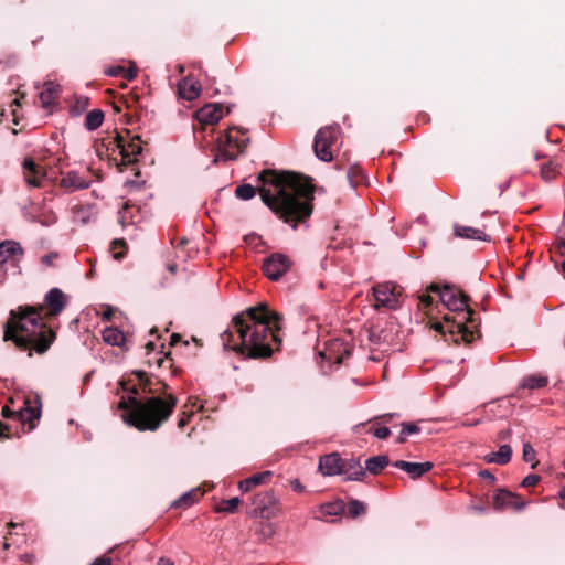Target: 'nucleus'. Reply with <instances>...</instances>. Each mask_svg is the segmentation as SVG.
Here are the masks:
<instances>
[{"mask_svg":"<svg viewBox=\"0 0 565 565\" xmlns=\"http://www.w3.org/2000/svg\"><path fill=\"white\" fill-rule=\"evenodd\" d=\"M247 318H282V315L269 309L266 302H259L255 307H249L245 310Z\"/></svg>","mask_w":565,"mask_h":565,"instance_id":"nucleus-27","label":"nucleus"},{"mask_svg":"<svg viewBox=\"0 0 565 565\" xmlns=\"http://www.w3.org/2000/svg\"><path fill=\"white\" fill-rule=\"evenodd\" d=\"M170 355V352H164V351H156L153 354L151 355H146V362L149 364V365H156L158 367H161L164 360L167 358H169Z\"/></svg>","mask_w":565,"mask_h":565,"instance_id":"nucleus-37","label":"nucleus"},{"mask_svg":"<svg viewBox=\"0 0 565 565\" xmlns=\"http://www.w3.org/2000/svg\"><path fill=\"white\" fill-rule=\"evenodd\" d=\"M365 512V505L363 502L356 499H352L348 503V513L352 518H356Z\"/></svg>","mask_w":565,"mask_h":565,"instance_id":"nucleus-39","label":"nucleus"},{"mask_svg":"<svg viewBox=\"0 0 565 565\" xmlns=\"http://www.w3.org/2000/svg\"><path fill=\"white\" fill-rule=\"evenodd\" d=\"M41 416V409L40 407H32L29 403H26V406L18 411V420L25 422V420H32L38 419Z\"/></svg>","mask_w":565,"mask_h":565,"instance_id":"nucleus-34","label":"nucleus"},{"mask_svg":"<svg viewBox=\"0 0 565 565\" xmlns=\"http://www.w3.org/2000/svg\"><path fill=\"white\" fill-rule=\"evenodd\" d=\"M290 488L292 489V491L295 492H303L305 491V486L300 482L299 479H292L290 481Z\"/></svg>","mask_w":565,"mask_h":565,"instance_id":"nucleus-54","label":"nucleus"},{"mask_svg":"<svg viewBox=\"0 0 565 565\" xmlns=\"http://www.w3.org/2000/svg\"><path fill=\"white\" fill-rule=\"evenodd\" d=\"M124 71H125V67H122V66H113V67L107 68L105 73L108 76L117 77V76H121V73Z\"/></svg>","mask_w":565,"mask_h":565,"instance_id":"nucleus-49","label":"nucleus"},{"mask_svg":"<svg viewBox=\"0 0 565 565\" xmlns=\"http://www.w3.org/2000/svg\"><path fill=\"white\" fill-rule=\"evenodd\" d=\"M66 301V295L61 289L53 288L45 295L43 305L20 306L18 311H10L9 318H28L30 316H38L40 318L44 308L46 309V315L54 317L62 313Z\"/></svg>","mask_w":565,"mask_h":565,"instance_id":"nucleus-7","label":"nucleus"},{"mask_svg":"<svg viewBox=\"0 0 565 565\" xmlns=\"http://www.w3.org/2000/svg\"><path fill=\"white\" fill-rule=\"evenodd\" d=\"M235 193L242 200H249L255 195V188L250 184H242L236 188Z\"/></svg>","mask_w":565,"mask_h":565,"instance_id":"nucleus-41","label":"nucleus"},{"mask_svg":"<svg viewBox=\"0 0 565 565\" xmlns=\"http://www.w3.org/2000/svg\"><path fill=\"white\" fill-rule=\"evenodd\" d=\"M454 232L457 237H461V238H472V239H479V241H484V242L490 241V236L487 235L480 228L455 225Z\"/></svg>","mask_w":565,"mask_h":565,"instance_id":"nucleus-25","label":"nucleus"},{"mask_svg":"<svg viewBox=\"0 0 565 565\" xmlns=\"http://www.w3.org/2000/svg\"><path fill=\"white\" fill-rule=\"evenodd\" d=\"M137 75V71L134 66L129 67V68H125V71L121 73V77H124L125 79H128V81H131L136 77Z\"/></svg>","mask_w":565,"mask_h":565,"instance_id":"nucleus-53","label":"nucleus"},{"mask_svg":"<svg viewBox=\"0 0 565 565\" xmlns=\"http://www.w3.org/2000/svg\"><path fill=\"white\" fill-rule=\"evenodd\" d=\"M277 320H232V324L221 333L223 347L248 358H264L271 354L267 341L274 337L271 322Z\"/></svg>","mask_w":565,"mask_h":565,"instance_id":"nucleus-2","label":"nucleus"},{"mask_svg":"<svg viewBox=\"0 0 565 565\" xmlns=\"http://www.w3.org/2000/svg\"><path fill=\"white\" fill-rule=\"evenodd\" d=\"M8 429H9V427H8L4 423H2V422L0 420V438H2V437H8V436L4 434V430H8Z\"/></svg>","mask_w":565,"mask_h":565,"instance_id":"nucleus-61","label":"nucleus"},{"mask_svg":"<svg viewBox=\"0 0 565 565\" xmlns=\"http://www.w3.org/2000/svg\"><path fill=\"white\" fill-rule=\"evenodd\" d=\"M480 478L489 481L490 483H494L497 481L495 476L490 470H481L479 472Z\"/></svg>","mask_w":565,"mask_h":565,"instance_id":"nucleus-52","label":"nucleus"},{"mask_svg":"<svg viewBox=\"0 0 565 565\" xmlns=\"http://www.w3.org/2000/svg\"><path fill=\"white\" fill-rule=\"evenodd\" d=\"M373 434L379 439H386L391 435V430L388 427L383 426L376 428Z\"/></svg>","mask_w":565,"mask_h":565,"instance_id":"nucleus-47","label":"nucleus"},{"mask_svg":"<svg viewBox=\"0 0 565 565\" xmlns=\"http://www.w3.org/2000/svg\"><path fill=\"white\" fill-rule=\"evenodd\" d=\"M57 257L56 254H49L42 257V263L45 265H52L54 259Z\"/></svg>","mask_w":565,"mask_h":565,"instance_id":"nucleus-57","label":"nucleus"},{"mask_svg":"<svg viewBox=\"0 0 565 565\" xmlns=\"http://www.w3.org/2000/svg\"><path fill=\"white\" fill-rule=\"evenodd\" d=\"M163 343H157L156 341H148L143 349H145V355H151L156 351H163Z\"/></svg>","mask_w":565,"mask_h":565,"instance_id":"nucleus-45","label":"nucleus"},{"mask_svg":"<svg viewBox=\"0 0 565 565\" xmlns=\"http://www.w3.org/2000/svg\"><path fill=\"white\" fill-rule=\"evenodd\" d=\"M90 565H110V558H97Z\"/></svg>","mask_w":565,"mask_h":565,"instance_id":"nucleus-59","label":"nucleus"},{"mask_svg":"<svg viewBox=\"0 0 565 565\" xmlns=\"http://www.w3.org/2000/svg\"><path fill=\"white\" fill-rule=\"evenodd\" d=\"M259 194L263 202L286 223L296 228L312 213L313 188L296 173L263 172Z\"/></svg>","mask_w":565,"mask_h":565,"instance_id":"nucleus-1","label":"nucleus"},{"mask_svg":"<svg viewBox=\"0 0 565 565\" xmlns=\"http://www.w3.org/2000/svg\"><path fill=\"white\" fill-rule=\"evenodd\" d=\"M175 268H177V266H175V265H169V270H170L171 273H174V271H175Z\"/></svg>","mask_w":565,"mask_h":565,"instance_id":"nucleus-64","label":"nucleus"},{"mask_svg":"<svg viewBox=\"0 0 565 565\" xmlns=\"http://www.w3.org/2000/svg\"><path fill=\"white\" fill-rule=\"evenodd\" d=\"M157 565H174L173 562L170 558L167 557H160L158 559Z\"/></svg>","mask_w":565,"mask_h":565,"instance_id":"nucleus-60","label":"nucleus"},{"mask_svg":"<svg viewBox=\"0 0 565 565\" xmlns=\"http://www.w3.org/2000/svg\"><path fill=\"white\" fill-rule=\"evenodd\" d=\"M87 174H89V171L84 173L75 170L67 171L62 174L60 185L70 192L87 189L92 183Z\"/></svg>","mask_w":565,"mask_h":565,"instance_id":"nucleus-15","label":"nucleus"},{"mask_svg":"<svg viewBox=\"0 0 565 565\" xmlns=\"http://www.w3.org/2000/svg\"><path fill=\"white\" fill-rule=\"evenodd\" d=\"M342 463L343 459L340 457L338 452H332L329 455H324L319 460V470L324 476H338L342 475Z\"/></svg>","mask_w":565,"mask_h":565,"instance_id":"nucleus-17","label":"nucleus"},{"mask_svg":"<svg viewBox=\"0 0 565 565\" xmlns=\"http://www.w3.org/2000/svg\"><path fill=\"white\" fill-rule=\"evenodd\" d=\"M177 402L173 395L166 398L152 396L145 401L130 397L128 402L121 401L119 408L124 409L121 417L127 425L140 431H154L170 417Z\"/></svg>","mask_w":565,"mask_h":565,"instance_id":"nucleus-3","label":"nucleus"},{"mask_svg":"<svg viewBox=\"0 0 565 565\" xmlns=\"http://www.w3.org/2000/svg\"><path fill=\"white\" fill-rule=\"evenodd\" d=\"M335 347H342V344H340L337 339L331 341L326 351L320 352V355L329 361H334L337 364H341L343 362V359L350 355V351L347 348H344L343 353H335Z\"/></svg>","mask_w":565,"mask_h":565,"instance_id":"nucleus-29","label":"nucleus"},{"mask_svg":"<svg viewBox=\"0 0 565 565\" xmlns=\"http://www.w3.org/2000/svg\"><path fill=\"white\" fill-rule=\"evenodd\" d=\"M290 268V260L284 254H273L264 260V274L271 280H278Z\"/></svg>","mask_w":565,"mask_h":565,"instance_id":"nucleus-14","label":"nucleus"},{"mask_svg":"<svg viewBox=\"0 0 565 565\" xmlns=\"http://www.w3.org/2000/svg\"><path fill=\"white\" fill-rule=\"evenodd\" d=\"M419 431H420V428H419V426L417 424H415V423H403L402 424L401 435H399L397 441L398 443H404L408 435L418 434Z\"/></svg>","mask_w":565,"mask_h":565,"instance_id":"nucleus-38","label":"nucleus"},{"mask_svg":"<svg viewBox=\"0 0 565 565\" xmlns=\"http://www.w3.org/2000/svg\"><path fill=\"white\" fill-rule=\"evenodd\" d=\"M181 341V335L178 334V333H172L170 335V342H169V345L170 347H174L177 343H179Z\"/></svg>","mask_w":565,"mask_h":565,"instance_id":"nucleus-58","label":"nucleus"},{"mask_svg":"<svg viewBox=\"0 0 565 565\" xmlns=\"http://www.w3.org/2000/svg\"><path fill=\"white\" fill-rule=\"evenodd\" d=\"M239 502H241V500L238 497L222 500L221 503L216 507V512H218V513H235L237 511Z\"/></svg>","mask_w":565,"mask_h":565,"instance_id":"nucleus-35","label":"nucleus"},{"mask_svg":"<svg viewBox=\"0 0 565 565\" xmlns=\"http://www.w3.org/2000/svg\"><path fill=\"white\" fill-rule=\"evenodd\" d=\"M56 94L57 85H55L53 82L45 83L43 90L40 93V100L42 106H50L53 103Z\"/></svg>","mask_w":565,"mask_h":565,"instance_id":"nucleus-32","label":"nucleus"},{"mask_svg":"<svg viewBox=\"0 0 565 565\" xmlns=\"http://www.w3.org/2000/svg\"><path fill=\"white\" fill-rule=\"evenodd\" d=\"M321 508H322V511L324 514L338 515L339 513H341L343 511L344 504L342 501H337V502L326 503Z\"/></svg>","mask_w":565,"mask_h":565,"instance_id":"nucleus-40","label":"nucleus"},{"mask_svg":"<svg viewBox=\"0 0 565 565\" xmlns=\"http://www.w3.org/2000/svg\"><path fill=\"white\" fill-rule=\"evenodd\" d=\"M526 501H524L519 494L508 489H498L493 495V507L499 511L505 509L521 511L526 507Z\"/></svg>","mask_w":565,"mask_h":565,"instance_id":"nucleus-13","label":"nucleus"},{"mask_svg":"<svg viewBox=\"0 0 565 565\" xmlns=\"http://www.w3.org/2000/svg\"><path fill=\"white\" fill-rule=\"evenodd\" d=\"M559 497L565 500V484L562 487V489L559 490Z\"/></svg>","mask_w":565,"mask_h":565,"instance_id":"nucleus-63","label":"nucleus"},{"mask_svg":"<svg viewBox=\"0 0 565 565\" xmlns=\"http://www.w3.org/2000/svg\"><path fill=\"white\" fill-rule=\"evenodd\" d=\"M431 294H435V292L428 290V287H427L426 291L418 297V307L424 311L425 315H428L427 309L429 307H431L435 302V299L431 296Z\"/></svg>","mask_w":565,"mask_h":565,"instance_id":"nucleus-36","label":"nucleus"},{"mask_svg":"<svg viewBox=\"0 0 565 565\" xmlns=\"http://www.w3.org/2000/svg\"><path fill=\"white\" fill-rule=\"evenodd\" d=\"M370 339L371 341H386L387 340V337L386 335H382V334H377L375 333V327L373 324L370 326Z\"/></svg>","mask_w":565,"mask_h":565,"instance_id":"nucleus-50","label":"nucleus"},{"mask_svg":"<svg viewBox=\"0 0 565 565\" xmlns=\"http://www.w3.org/2000/svg\"><path fill=\"white\" fill-rule=\"evenodd\" d=\"M278 500L273 491H265L255 494L252 499L253 509L250 514L262 519H269L275 515Z\"/></svg>","mask_w":565,"mask_h":565,"instance_id":"nucleus-12","label":"nucleus"},{"mask_svg":"<svg viewBox=\"0 0 565 565\" xmlns=\"http://www.w3.org/2000/svg\"><path fill=\"white\" fill-rule=\"evenodd\" d=\"M536 452L530 443L523 444V460L525 462H533L535 460Z\"/></svg>","mask_w":565,"mask_h":565,"instance_id":"nucleus-44","label":"nucleus"},{"mask_svg":"<svg viewBox=\"0 0 565 565\" xmlns=\"http://www.w3.org/2000/svg\"><path fill=\"white\" fill-rule=\"evenodd\" d=\"M1 415L4 418H17L18 419V412L12 411L8 405L2 407Z\"/></svg>","mask_w":565,"mask_h":565,"instance_id":"nucleus-51","label":"nucleus"},{"mask_svg":"<svg viewBox=\"0 0 565 565\" xmlns=\"http://www.w3.org/2000/svg\"><path fill=\"white\" fill-rule=\"evenodd\" d=\"M548 383L547 376L540 375V374H532L529 376H525L522 380V383L520 385L521 388H527V390H537L545 387Z\"/></svg>","mask_w":565,"mask_h":565,"instance_id":"nucleus-31","label":"nucleus"},{"mask_svg":"<svg viewBox=\"0 0 565 565\" xmlns=\"http://www.w3.org/2000/svg\"><path fill=\"white\" fill-rule=\"evenodd\" d=\"M339 135L338 126H329L321 128L315 139V152L317 157L323 161H331L333 159L332 146L337 142Z\"/></svg>","mask_w":565,"mask_h":565,"instance_id":"nucleus-9","label":"nucleus"},{"mask_svg":"<svg viewBox=\"0 0 565 565\" xmlns=\"http://www.w3.org/2000/svg\"><path fill=\"white\" fill-rule=\"evenodd\" d=\"M194 116L203 125H215L223 117V110L216 104H206Z\"/></svg>","mask_w":565,"mask_h":565,"instance_id":"nucleus-19","label":"nucleus"},{"mask_svg":"<svg viewBox=\"0 0 565 565\" xmlns=\"http://www.w3.org/2000/svg\"><path fill=\"white\" fill-rule=\"evenodd\" d=\"M430 328L440 333L446 341L470 343L480 338L478 320H430Z\"/></svg>","mask_w":565,"mask_h":565,"instance_id":"nucleus-5","label":"nucleus"},{"mask_svg":"<svg viewBox=\"0 0 565 565\" xmlns=\"http://www.w3.org/2000/svg\"><path fill=\"white\" fill-rule=\"evenodd\" d=\"M428 290L434 291L438 296L441 303L451 312L455 313H467V318H471L475 315V310L470 306V298L460 288L445 284L443 286L438 284H430Z\"/></svg>","mask_w":565,"mask_h":565,"instance_id":"nucleus-6","label":"nucleus"},{"mask_svg":"<svg viewBox=\"0 0 565 565\" xmlns=\"http://www.w3.org/2000/svg\"><path fill=\"white\" fill-rule=\"evenodd\" d=\"M541 477L539 475L530 473L521 482V487L527 488L539 483Z\"/></svg>","mask_w":565,"mask_h":565,"instance_id":"nucleus-46","label":"nucleus"},{"mask_svg":"<svg viewBox=\"0 0 565 565\" xmlns=\"http://www.w3.org/2000/svg\"><path fill=\"white\" fill-rule=\"evenodd\" d=\"M108 149L118 150L121 157V164H131L137 161V157L141 153V142L139 137H135L126 141L121 136L115 137L109 141Z\"/></svg>","mask_w":565,"mask_h":565,"instance_id":"nucleus-11","label":"nucleus"},{"mask_svg":"<svg viewBox=\"0 0 565 565\" xmlns=\"http://www.w3.org/2000/svg\"><path fill=\"white\" fill-rule=\"evenodd\" d=\"M22 255L21 246L11 241H7L0 244V264H4L9 260H18Z\"/></svg>","mask_w":565,"mask_h":565,"instance_id":"nucleus-22","label":"nucleus"},{"mask_svg":"<svg viewBox=\"0 0 565 565\" xmlns=\"http://www.w3.org/2000/svg\"><path fill=\"white\" fill-rule=\"evenodd\" d=\"M22 168L24 180L29 186H42V182L46 175V170L43 166L36 163L32 158H25Z\"/></svg>","mask_w":565,"mask_h":565,"instance_id":"nucleus-16","label":"nucleus"},{"mask_svg":"<svg viewBox=\"0 0 565 565\" xmlns=\"http://www.w3.org/2000/svg\"><path fill=\"white\" fill-rule=\"evenodd\" d=\"M375 308L397 309L402 303V289L391 282L373 287Z\"/></svg>","mask_w":565,"mask_h":565,"instance_id":"nucleus-10","label":"nucleus"},{"mask_svg":"<svg viewBox=\"0 0 565 565\" xmlns=\"http://www.w3.org/2000/svg\"><path fill=\"white\" fill-rule=\"evenodd\" d=\"M390 465V458L386 455H379L371 457L365 460V475L370 472L371 475H379L384 468Z\"/></svg>","mask_w":565,"mask_h":565,"instance_id":"nucleus-28","label":"nucleus"},{"mask_svg":"<svg viewBox=\"0 0 565 565\" xmlns=\"http://www.w3.org/2000/svg\"><path fill=\"white\" fill-rule=\"evenodd\" d=\"M3 340L12 341L20 349L33 347L44 353L55 339V332L43 320H7Z\"/></svg>","mask_w":565,"mask_h":565,"instance_id":"nucleus-4","label":"nucleus"},{"mask_svg":"<svg viewBox=\"0 0 565 565\" xmlns=\"http://www.w3.org/2000/svg\"><path fill=\"white\" fill-rule=\"evenodd\" d=\"M271 476H273V472L269 470L255 473V475L239 481L238 489L243 492H248L253 488L269 480Z\"/></svg>","mask_w":565,"mask_h":565,"instance_id":"nucleus-24","label":"nucleus"},{"mask_svg":"<svg viewBox=\"0 0 565 565\" xmlns=\"http://www.w3.org/2000/svg\"><path fill=\"white\" fill-rule=\"evenodd\" d=\"M511 436H512L511 428L502 429L497 434V438L499 440H508V439H510Z\"/></svg>","mask_w":565,"mask_h":565,"instance_id":"nucleus-55","label":"nucleus"},{"mask_svg":"<svg viewBox=\"0 0 565 565\" xmlns=\"http://www.w3.org/2000/svg\"><path fill=\"white\" fill-rule=\"evenodd\" d=\"M202 497V492L199 489H192L183 493L179 499L174 500L171 504L172 508H188L193 503L198 502Z\"/></svg>","mask_w":565,"mask_h":565,"instance_id":"nucleus-30","label":"nucleus"},{"mask_svg":"<svg viewBox=\"0 0 565 565\" xmlns=\"http://www.w3.org/2000/svg\"><path fill=\"white\" fill-rule=\"evenodd\" d=\"M542 175L545 180H552L554 178V171L551 167H544L542 169Z\"/></svg>","mask_w":565,"mask_h":565,"instance_id":"nucleus-56","label":"nucleus"},{"mask_svg":"<svg viewBox=\"0 0 565 565\" xmlns=\"http://www.w3.org/2000/svg\"><path fill=\"white\" fill-rule=\"evenodd\" d=\"M119 313L118 308L108 306V305H100L98 309H96V315L100 316V318H111Z\"/></svg>","mask_w":565,"mask_h":565,"instance_id":"nucleus-42","label":"nucleus"},{"mask_svg":"<svg viewBox=\"0 0 565 565\" xmlns=\"http://www.w3.org/2000/svg\"><path fill=\"white\" fill-rule=\"evenodd\" d=\"M348 179L352 186L356 185L363 179V172L359 167H351L348 171Z\"/></svg>","mask_w":565,"mask_h":565,"instance_id":"nucleus-43","label":"nucleus"},{"mask_svg":"<svg viewBox=\"0 0 565 565\" xmlns=\"http://www.w3.org/2000/svg\"><path fill=\"white\" fill-rule=\"evenodd\" d=\"M117 247H125V243L122 241H114L111 244V248L114 250V258L120 259L124 255L122 250H117Z\"/></svg>","mask_w":565,"mask_h":565,"instance_id":"nucleus-48","label":"nucleus"},{"mask_svg":"<svg viewBox=\"0 0 565 565\" xmlns=\"http://www.w3.org/2000/svg\"><path fill=\"white\" fill-rule=\"evenodd\" d=\"M393 466L408 473L412 479H418L428 471L431 470L433 463L429 461L425 462H411L405 460H396Z\"/></svg>","mask_w":565,"mask_h":565,"instance_id":"nucleus-18","label":"nucleus"},{"mask_svg":"<svg viewBox=\"0 0 565 565\" xmlns=\"http://www.w3.org/2000/svg\"><path fill=\"white\" fill-rule=\"evenodd\" d=\"M342 475H345V480L349 481H363L365 470L364 467L361 466L360 459L351 458L343 460Z\"/></svg>","mask_w":565,"mask_h":565,"instance_id":"nucleus-20","label":"nucleus"},{"mask_svg":"<svg viewBox=\"0 0 565 565\" xmlns=\"http://www.w3.org/2000/svg\"><path fill=\"white\" fill-rule=\"evenodd\" d=\"M512 448L510 445L504 444L501 445L498 451H493L490 454H487L484 456V461L488 463H495L500 466L507 465L512 457Z\"/></svg>","mask_w":565,"mask_h":565,"instance_id":"nucleus-23","label":"nucleus"},{"mask_svg":"<svg viewBox=\"0 0 565 565\" xmlns=\"http://www.w3.org/2000/svg\"><path fill=\"white\" fill-rule=\"evenodd\" d=\"M479 423H480V419H476V420L470 422V423H465L463 426H477Z\"/></svg>","mask_w":565,"mask_h":565,"instance_id":"nucleus-62","label":"nucleus"},{"mask_svg":"<svg viewBox=\"0 0 565 565\" xmlns=\"http://www.w3.org/2000/svg\"><path fill=\"white\" fill-rule=\"evenodd\" d=\"M178 92L181 98L191 102L199 97L201 84L199 81L185 77L179 82Z\"/></svg>","mask_w":565,"mask_h":565,"instance_id":"nucleus-21","label":"nucleus"},{"mask_svg":"<svg viewBox=\"0 0 565 565\" xmlns=\"http://www.w3.org/2000/svg\"><path fill=\"white\" fill-rule=\"evenodd\" d=\"M238 130L230 129L223 137L220 138L217 143V154L215 160H234L247 147V138L243 135L238 136Z\"/></svg>","mask_w":565,"mask_h":565,"instance_id":"nucleus-8","label":"nucleus"},{"mask_svg":"<svg viewBox=\"0 0 565 565\" xmlns=\"http://www.w3.org/2000/svg\"><path fill=\"white\" fill-rule=\"evenodd\" d=\"M104 121V113L100 109L90 110L85 118V127L88 130H95L102 126Z\"/></svg>","mask_w":565,"mask_h":565,"instance_id":"nucleus-33","label":"nucleus"},{"mask_svg":"<svg viewBox=\"0 0 565 565\" xmlns=\"http://www.w3.org/2000/svg\"><path fill=\"white\" fill-rule=\"evenodd\" d=\"M104 342L110 345L124 347L126 342L125 333L116 327H106L102 331Z\"/></svg>","mask_w":565,"mask_h":565,"instance_id":"nucleus-26","label":"nucleus"}]
</instances>
